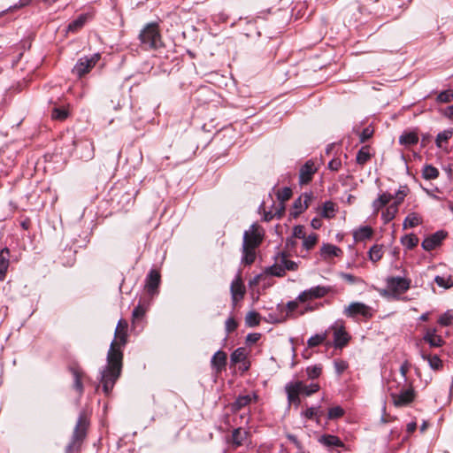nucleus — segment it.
<instances>
[{"label": "nucleus", "instance_id": "nucleus-8", "mask_svg": "<svg viewBox=\"0 0 453 453\" xmlns=\"http://www.w3.org/2000/svg\"><path fill=\"white\" fill-rule=\"evenodd\" d=\"M329 330L333 331L334 345L336 349H342L346 346L349 340L350 335L347 333L343 320H336L330 327Z\"/></svg>", "mask_w": 453, "mask_h": 453}, {"label": "nucleus", "instance_id": "nucleus-55", "mask_svg": "<svg viewBox=\"0 0 453 453\" xmlns=\"http://www.w3.org/2000/svg\"><path fill=\"white\" fill-rule=\"evenodd\" d=\"M293 208L295 209V211H294V216L296 217L297 215H299L302 211H304V207H303V202H302V196H300L299 198H297L294 203H293Z\"/></svg>", "mask_w": 453, "mask_h": 453}, {"label": "nucleus", "instance_id": "nucleus-38", "mask_svg": "<svg viewBox=\"0 0 453 453\" xmlns=\"http://www.w3.org/2000/svg\"><path fill=\"white\" fill-rule=\"evenodd\" d=\"M421 223V219L417 213H410L403 221V228L414 227Z\"/></svg>", "mask_w": 453, "mask_h": 453}, {"label": "nucleus", "instance_id": "nucleus-31", "mask_svg": "<svg viewBox=\"0 0 453 453\" xmlns=\"http://www.w3.org/2000/svg\"><path fill=\"white\" fill-rule=\"evenodd\" d=\"M226 356L224 351H218L211 359L212 366L217 370L220 371L226 365Z\"/></svg>", "mask_w": 453, "mask_h": 453}, {"label": "nucleus", "instance_id": "nucleus-25", "mask_svg": "<svg viewBox=\"0 0 453 453\" xmlns=\"http://www.w3.org/2000/svg\"><path fill=\"white\" fill-rule=\"evenodd\" d=\"M418 142V134L415 131L404 132L399 137V143L404 146L417 144Z\"/></svg>", "mask_w": 453, "mask_h": 453}, {"label": "nucleus", "instance_id": "nucleus-40", "mask_svg": "<svg viewBox=\"0 0 453 453\" xmlns=\"http://www.w3.org/2000/svg\"><path fill=\"white\" fill-rule=\"evenodd\" d=\"M439 171L437 168L433 166L432 165H426L424 166L422 171V176L426 180H434L438 177Z\"/></svg>", "mask_w": 453, "mask_h": 453}, {"label": "nucleus", "instance_id": "nucleus-30", "mask_svg": "<svg viewBox=\"0 0 453 453\" xmlns=\"http://www.w3.org/2000/svg\"><path fill=\"white\" fill-rule=\"evenodd\" d=\"M278 261L282 265L286 271H296L298 268L296 262L288 259L285 253H280L277 256Z\"/></svg>", "mask_w": 453, "mask_h": 453}, {"label": "nucleus", "instance_id": "nucleus-23", "mask_svg": "<svg viewBox=\"0 0 453 453\" xmlns=\"http://www.w3.org/2000/svg\"><path fill=\"white\" fill-rule=\"evenodd\" d=\"M9 250L7 248L3 249L0 251V280H3L5 278L8 267H9Z\"/></svg>", "mask_w": 453, "mask_h": 453}, {"label": "nucleus", "instance_id": "nucleus-32", "mask_svg": "<svg viewBox=\"0 0 453 453\" xmlns=\"http://www.w3.org/2000/svg\"><path fill=\"white\" fill-rule=\"evenodd\" d=\"M327 338V331H325L321 334H316L311 336L307 341V345L309 348H314L320 344H322Z\"/></svg>", "mask_w": 453, "mask_h": 453}, {"label": "nucleus", "instance_id": "nucleus-52", "mask_svg": "<svg viewBox=\"0 0 453 453\" xmlns=\"http://www.w3.org/2000/svg\"><path fill=\"white\" fill-rule=\"evenodd\" d=\"M453 100V91L452 90H445L441 92L437 96V101L439 103H449Z\"/></svg>", "mask_w": 453, "mask_h": 453}, {"label": "nucleus", "instance_id": "nucleus-53", "mask_svg": "<svg viewBox=\"0 0 453 453\" xmlns=\"http://www.w3.org/2000/svg\"><path fill=\"white\" fill-rule=\"evenodd\" d=\"M266 280H268V278L265 273L264 272L263 273L257 274L254 278H252L250 280V286L256 287L259 285L262 281H265Z\"/></svg>", "mask_w": 453, "mask_h": 453}, {"label": "nucleus", "instance_id": "nucleus-24", "mask_svg": "<svg viewBox=\"0 0 453 453\" xmlns=\"http://www.w3.org/2000/svg\"><path fill=\"white\" fill-rule=\"evenodd\" d=\"M320 254L324 258L339 257L342 254V250L334 244L326 243L321 247Z\"/></svg>", "mask_w": 453, "mask_h": 453}, {"label": "nucleus", "instance_id": "nucleus-3", "mask_svg": "<svg viewBox=\"0 0 453 453\" xmlns=\"http://www.w3.org/2000/svg\"><path fill=\"white\" fill-rule=\"evenodd\" d=\"M289 404H295L298 407L301 403L300 395L310 396L319 390L318 383L306 384L303 381L296 380L288 383L285 387Z\"/></svg>", "mask_w": 453, "mask_h": 453}, {"label": "nucleus", "instance_id": "nucleus-21", "mask_svg": "<svg viewBox=\"0 0 453 453\" xmlns=\"http://www.w3.org/2000/svg\"><path fill=\"white\" fill-rule=\"evenodd\" d=\"M373 230L369 226H360L353 232V238L356 242H364L372 238Z\"/></svg>", "mask_w": 453, "mask_h": 453}, {"label": "nucleus", "instance_id": "nucleus-54", "mask_svg": "<svg viewBox=\"0 0 453 453\" xmlns=\"http://www.w3.org/2000/svg\"><path fill=\"white\" fill-rule=\"evenodd\" d=\"M340 276L342 280L349 282V284H356V283L361 282V280L359 278H357L350 273H341Z\"/></svg>", "mask_w": 453, "mask_h": 453}, {"label": "nucleus", "instance_id": "nucleus-44", "mask_svg": "<svg viewBox=\"0 0 453 453\" xmlns=\"http://www.w3.org/2000/svg\"><path fill=\"white\" fill-rule=\"evenodd\" d=\"M334 204L331 201H326L323 204L321 216L326 219L333 218L334 216Z\"/></svg>", "mask_w": 453, "mask_h": 453}, {"label": "nucleus", "instance_id": "nucleus-41", "mask_svg": "<svg viewBox=\"0 0 453 453\" xmlns=\"http://www.w3.org/2000/svg\"><path fill=\"white\" fill-rule=\"evenodd\" d=\"M434 281L436 282V284L439 287H441L444 289H448V288H450L451 287H453V280L450 276L437 275L434 278Z\"/></svg>", "mask_w": 453, "mask_h": 453}, {"label": "nucleus", "instance_id": "nucleus-51", "mask_svg": "<svg viewBox=\"0 0 453 453\" xmlns=\"http://www.w3.org/2000/svg\"><path fill=\"white\" fill-rule=\"evenodd\" d=\"M68 112L65 109L54 108L51 117L53 119L64 120L67 118Z\"/></svg>", "mask_w": 453, "mask_h": 453}, {"label": "nucleus", "instance_id": "nucleus-9", "mask_svg": "<svg viewBox=\"0 0 453 453\" xmlns=\"http://www.w3.org/2000/svg\"><path fill=\"white\" fill-rule=\"evenodd\" d=\"M230 292L232 296L233 306L236 307L238 303L243 299L246 294V288L243 283L240 271L231 282Z\"/></svg>", "mask_w": 453, "mask_h": 453}, {"label": "nucleus", "instance_id": "nucleus-15", "mask_svg": "<svg viewBox=\"0 0 453 453\" xmlns=\"http://www.w3.org/2000/svg\"><path fill=\"white\" fill-rule=\"evenodd\" d=\"M247 441L248 432L242 427H238L233 431L231 440L228 439V449L230 448L236 449L246 444Z\"/></svg>", "mask_w": 453, "mask_h": 453}, {"label": "nucleus", "instance_id": "nucleus-20", "mask_svg": "<svg viewBox=\"0 0 453 453\" xmlns=\"http://www.w3.org/2000/svg\"><path fill=\"white\" fill-rule=\"evenodd\" d=\"M394 198V195L384 192L379 196L377 199L372 202V209L374 213H378L380 210L385 207Z\"/></svg>", "mask_w": 453, "mask_h": 453}, {"label": "nucleus", "instance_id": "nucleus-11", "mask_svg": "<svg viewBox=\"0 0 453 453\" xmlns=\"http://www.w3.org/2000/svg\"><path fill=\"white\" fill-rule=\"evenodd\" d=\"M343 313L349 318H356L358 315L365 319L372 317V308L359 302H353L349 306L345 307Z\"/></svg>", "mask_w": 453, "mask_h": 453}, {"label": "nucleus", "instance_id": "nucleus-42", "mask_svg": "<svg viewBox=\"0 0 453 453\" xmlns=\"http://www.w3.org/2000/svg\"><path fill=\"white\" fill-rule=\"evenodd\" d=\"M438 323L442 326H449L453 325V311L448 310L441 314L438 319Z\"/></svg>", "mask_w": 453, "mask_h": 453}, {"label": "nucleus", "instance_id": "nucleus-6", "mask_svg": "<svg viewBox=\"0 0 453 453\" xmlns=\"http://www.w3.org/2000/svg\"><path fill=\"white\" fill-rule=\"evenodd\" d=\"M249 354L250 350L245 347H240L231 354V368L234 369V373L242 375L250 369Z\"/></svg>", "mask_w": 453, "mask_h": 453}, {"label": "nucleus", "instance_id": "nucleus-58", "mask_svg": "<svg viewBox=\"0 0 453 453\" xmlns=\"http://www.w3.org/2000/svg\"><path fill=\"white\" fill-rule=\"evenodd\" d=\"M261 337V334H258V333H251V334H249L247 336H246V342L248 344H254L256 343Z\"/></svg>", "mask_w": 453, "mask_h": 453}, {"label": "nucleus", "instance_id": "nucleus-61", "mask_svg": "<svg viewBox=\"0 0 453 453\" xmlns=\"http://www.w3.org/2000/svg\"><path fill=\"white\" fill-rule=\"evenodd\" d=\"M144 314V310L142 307L141 306H137L136 308H134V310L133 311V317L135 318V319H138L140 317H142Z\"/></svg>", "mask_w": 453, "mask_h": 453}, {"label": "nucleus", "instance_id": "nucleus-63", "mask_svg": "<svg viewBox=\"0 0 453 453\" xmlns=\"http://www.w3.org/2000/svg\"><path fill=\"white\" fill-rule=\"evenodd\" d=\"M238 323L232 318H228V333L237 328Z\"/></svg>", "mask_w": 453, "mask_h": 453}, {"label": "nucleus", "instance_id": "nucleus-46", "mask_svg": "<svg viewBox=\"0 0 453 453\" xmlns=\"http://www.w3.org/2000/svg\"><path fill=\"white\" fill-rule=\"evenodd\" d=\"M345 411L341 406H334L328 410V419H336L344 415Z\"/></svg>", "mask_w": 453, "mask_h": 453}, {"label": "nucleus", "instance_id": "nucleus-19", "mask_svg": "<svg viewBox=\"0 0 453 453\" xmlns=\"http://www.w3.org/2000/svg\"><path fill=\"white\" fill-rule=\"evenodd\" d=\"M444 236L445 235L443 232H436L431 236H428L426 239H424V241L421 243V246L426 251L433 250L441 243Z\"/></svg>", "mask_w": 453, "mask_h": 453}, {"label": "nucleus", "instance_id": "nucleus-16", "mask_svg": "<svg viewBox=\"0 0 453 453\" xmlns=\"http://www.w3.org/2000/svg\"><path fill=\"white\" fill-rule=\"evenodd\" d=\"M317 170L315 163L312 160H308L300 169L299 183L302 185L309 183Z\"/></svg>", "mask_w": 453, "mask_h": 453}, {"label": "nucleus", "instance_id": "nucleus-28", "mask_svg": "<svg viewBox=\"0 0 453 453\" xmlns=\"http://www.w3.org/2000/svg\"><path fill=\"white\" fill-rule=\"evenodd\" d=\"M88 19V14L80 15L76 19H74L68 25L67 30L69 32H73V33L77 32L85 25Z\"/></svg>", "mask_w": 453, "mask_h": 453}, {"label": "nucleus", "instance_id": "nucleus-36", "mask_svg": "<svg viewBox=\"0 0 453 453\" xmlns=\"http://www.w3.org/2000/svg\"><path fill=\"white\" fill-rule=\"evenodd\" d=\"M398 212V208H395V205H388L385 211L381 213V219L385 224L390 222L395 219V215Z\"/></svg>", "mask_w": 453, "mask_h": 453}, {"label": "nucleus", "instance_id": "nucleus-14", "mask_svg": "<svg viewBox=\"0 0 453 453\" xmlns=\"http://www.w3.org/2000/svg\"><path fill=\"white\" fill-rule=\"evenodd\" d=\"M391 397L396 407L408 405L414 399V391L411 388L402 390L400 393H392Z\"/></svg>", "mask_w": 453, "mask_h": 453}, {"label": "nucleus", "instance_id": "nucleus-17", "mask_svg": "<svg viewBox=\"0 0 453 453\" xmlns=\"http://www.w3.org/2000/svg\"><path fill=\"white\" fill-rule=\"evenodd\" d=\"M160 284V273L157 270H151L146 279V290L150 295L157 293V288Z\"/></svg>", "mask_w": 453, "mask_h": 453}, {"label": "nucleus", "instance_id": "nucleus-57", "mask_svg": "<svg viewBox=\"0 0 453 453\" xmlns=\"http://www.w3.org/2000/svg\"><path fill=\"white\" fill-rule=\"evenodd\" d=\"M293 234L296 238L303 239L305 236L304 227L303 226H296L293 229Z\"/></svg>", "mask_w": 453, "mask_h": 453}, {"label": "nucleus", "instance_id": "nucleus-4", "mask_svg": "<svg viewBox=\"0 0 453 453\" xmlns=\"http://www.w3.org/2000/svg\"><path fill=\"white\" fill-rule=\"evenodd\" d=\"M139 39L145 50H157L163 46L158 25L155 22L149 23L140 33Z\"/></svg>", "mask_w": 453, "mask_h": 453}, {"label": "nucleus", "instance_id": "nucleus-39", "mask_svg": "<svg viewBox=\"0 0 453 453\" xmlns=\"http://www.w3.org/2000/svg\"><path fill=\"white\" fill-rule=\"evenodd\" d=\"M368 255L371 261L378 262L383 256L382 246L377 244L373 245L369 250Z\"/></svg>", "mask_w": 453, "mask_h": 453}, {"label": "nucleus", "instance_id": "nucleus-35", "mask_svg": "<svg viewBox=\"0 0 453 453\" xmlns=\"http://www.w3.org/2000/svg\"><path fill=\"white\" fill-rule=\"evenodd\" d=\"M401 243L408 250H412L418 243V238L413 234H405L401 238Z\"/></svg>", "mask_w": 453, "mask_h": 453}, {"label": "nucleus", "instance_id": "nucleus-60", "mask_svg": "<svg viewBox=\"0 0 453 453\" xmlns=\"http://www.w3.org/2000/svg\"><path fill=\"white\" fill-rule=\"evenodd\" d=\"M409 368H410V364L407 361L403 363L402 365L400 366V372L404 380H406V375L409 371Z\"/></svg>", "mask_w": 453, "mask_h": 453}, {"label": "nucleus", "instance_id": "nucleus-12", "mask_svg": "<svg viewBox=\"0 0 453 453\" xmlns=\"http://www.w3.org/2000/svg\"><path fill=\"white\" fill-rule=\"evenodd\" d=\"M331 290L330 287L316 286L303 291L297 296L296 300L302 303L311 299L321 298L326 296Z\"/></svg>", "mask_w": 453, "mask_h": 453}, {"label": "nucleus", "instance_id": "nucleus-33", "mask_svg": "<svg viewBox=\"0 0 453 453\" xmlns=\"http://www.w3.org/2000/svg\"><path fill=\"white\" fill-rule=\"evenodd\" d=\"M261 316L255 311H250L245 316V324L249 327H254L260 324Z\"/></svg>", "mask_w": 453, "mask_h": 453}, {"label": "nucleus", "instance_id": "nucleus-48", "mask_svg": "<svg viewBox=\"0 0 453 453\" xmlns=\"http://www.w3.org/2000/svg\"><path fill=\"white\" fill-rule=\"evenodd\" d=\"M334 369H335V372L338 375H341V374H342L348 369L349 364L345 360L335 359L334 361Z\"/></svg>", "mask_w": 453, "mask_h": 453}, {"label": "nucleus", "instance_id": "nucleus-2", "mask_svg": "<svg viewBox=\"0 0 453 453\" xmlns=\"http://www.w3.org/2000/svg\"><path fill=\"white\" fill-rule=\"evenodd\" d=\"M122 361L123 354L108 351L107 365L101 374V384L103 391L106 395L111 393L116 381L121 374Z\"/></svg>", "mask_w": 453, "mask_h": 453}, {"label": "nucleus", "instance_id": "nucleus-56", "mask_svg": "<svg viewBox=\"0 0 453 453\" xmlns=\"http://www.w3.org/2000/svg\"><path fill=\"white\" fill-rule=\"evenodd\" d=\"M372 134H373V130H372V129H371L369 127H365V128L362 131V133H361V134H360V137H359L360 142H366L369 138H371V137H372Z\"/></svg>", "mask_w": 453, "mask_h": 453}, {"label": "nucleus", "instance_id": "nucleus-27", "mask_svg": "<svg viewBox=\"0 0 453 453\" xmlns=\"http://www.w3.org/2000/svg\"><path fill=\"white\" fill-rule=\"evenodd\" d=\"M265 273L267 277L269 275L282 277L285 275V268H283L282 265L278 261V257H276L275 263L273 265L266 267Z\"/></svg>", "mask_w": 453, "mask_h": 453}, {"label": "nucleus", "instance_id": "nucleus-62", "mask_svg": "<svg viewBox=\"0 0 453 453\" xmlns=\"http://www.w3.org/2000/svg\"><path fill=\"white\" fill-rule=\"evenodd\" d=\"M303 197L304 198V201L303 203L304 210H306L309 207V203L312 199L311 194L305 193L303 195Z\"/></svg>", "mask_w": 453, "mask_h": 453}, {"label": "nucleus", "instance_id": "nucleus-10", "mask_svg": "<svg viewBox=\"0 0 453 453\" xmlns=\"http://www.w3.org/2000/svg\"><path fill=\"white\" fill-rule=\"evenodd\" d=\"M99 59V54H94L90 58H81L73 68V73L78 77H82L90 72V70L96 65Z\"/></svg>", "mask_w": 453, "mask_h": 453}, {"label": "nucleus", "instance_id": "nucleus-43", "mask_svg": "<svg viewBox=\"0 0 453 453\" xmlns=\"http://www.w3.org/2000/svg\"><path fill=\"white\" fill-rule=\"evenodd\" d=\"M422 357L428 361L430 367L433 370H439L442 367V362L438 356H426L422 355Z\"/></svg>", "mask_w": 453, "mask_h": 453}, {"label": "nucleus", "instance_id": "nucleus-29", "mask_svg": "<svg viewBox=\"0 0 453 453\" xmlns=\"http://www.w3.org/2000/svg\"><path fill=\"white\" fill-rule=\"evenodd\" d=\"M71 372L74 378L73 387L78 391L79 395H81L83 392V384L81 381L83 372L80 368H71Z\"/></svg>", "mask_w": 453, "mask_h": 453}, {"label": "nucleus", "instance_id": "nucleus-50", "mask_svg": "<svg viewBox=\"0 0 453 453\" xmlns=\"http://www.w3.org/2000/svg\"><path fill=\"white\" fill-rule=\"evenodd\" d=\"M452 131L451 130H444L437 134L436 137V145L441 148V142L448 141L452 136Z\"/></svg>", "mask_w": 453, "mask_h": 453}, {"label": "nucleus", "instance_id": "nucleus-47", "mask_svg": "<svg viewBox=\"0 0 453 453\" xmlns=\"http://www.w3.org/2000/svg\"><path fill=\"white\" fill-rule=\"evenodd\" d=\"M322 372V366L320 365H315L308 366L306 368V374L311 379H316L320 376Z\"/></svg>", "mask_w": 453, "mask_h": 453}, {"label": "nucleus", "instance_id": "nucleus-5", "mask_svg": "<svg viewBox=\"0 0 453 453\" xmlns=\"http://www.w3.org/2000/svg\"><path fill=\"white\" fill-rule=\"evenodd\" d=\"M88 426V420L87 415L81 413L74 427L72 441L66 448V453H73V451L80 449L82 441L86 437Z\"/></svg>", "mask_w": 453, "mask_h": 453}, {"label": "nucleus", "instance_id": "nucleus-49", "mask_svg": "<svg viewBox=\"0 0 453 453\" xmlns=\"http://www.w3.org/2000/svg\"><path fill=\"white\" fill-rule=\"evenodd\" d=\"M303 247L306 250H311L317 243L318 236L316 234H311L308 236L305 235L304 238H303Z\"/></svg>", "mask_w": 453, "mask_h": 453}, {"label": "nucleus", "instance_id": "nucleus-7", "mask_svg": "<svg viewBox=\"0 0 453 453\" xmlns=\"http://www.w3.org/2000/svg\"><path fill=\"white\" fill-rule=\"evenodd\" d=\"M127 321L123 319H119L115 329L114 340L111 343L109 351L123 354L122 348L127 342Z\"/></svg>", "mask_w": 453, "mask_h": 453}, {"label": "nucleus", "instance_id": "nucleus-34", "mask_svg": "<svg viewBox=\"0 0 453 453\" xmlns=\"http://www.w3.org/2000/svg\"><path fill=\"white\" fill-rule=\"evenodd\" d=\"M370 147L363 146L357 154V163L358 165H364L366 162H368L371 158Z\"/></svg>", "mask_w": 453, "mask_h": 453}, {"label": "nucleus", "instance_id": "nucleus-13", "mask_svg": "<svg viewBox=\"0 0 453 453\" xmlns=\"http://www.w3.org/2000/svg\"><path fill=\"white\" fill-rule=\"evenodd\" d=\"M387 287L394 294H403L410 288L411 280L402 277H389L387 279Z\"/></svg>", "mask_w": 453, "mask_h": 453}, {"label": "nucleus", "instance_id": "nucleus-22", "mask_svg": "<svg viewBox=\"0 0 453 453\" xmlns=\"http://www.w3.org/2000/svg\"><path fill=\"white\" fill-rule=\"evenodd\" d=\"M276 195L278 200L280 202V209L279 211L276 212V214L278 215V218H280L285 209L283 203L291 197L292 190L291 188L286 187L283 188L282 189L278 190Z\"/></svg>", "mask_w": 453, "mask_h": 453}, {"label": "nucleus", "instance_id": "nucleus-1", "mask_svg": "<svg viewBox=\"0 0 453 453\" xmlns=\"http://www.w3.org/2000/svg\"><path fill=\"white\" fill-rule=\"evenodd\" d=\"M265 238V229L257 223H253L245 230L242 244V264L252 265L257 257V249L262 244Z\"/></svg>", "mask_w": 453, "mask_h": 453}, {"label": "nucleus", "instance_id": "nucleus-45", "mask_svg": "<svg viewBox=\"0 0 453 453\" xmlns=\"http://www.w3.org/2000/svg\"><path fill=\"white\" fill-rule=\"evenodd\" d=\"M302 415L307 419L315 418L317 423L319 422V407H309L302 412Z\"/></svg>", "mask_w": 453, "mask_h": 453}, {"label": "nucleus", "instance_id": "nucleus-37", "mask_svg": "<svg viewBox=\"0 0 453 453\" xmlns=\"http://www.w3.org/2000/svg\"><path fill=\"white\" fill-rule=\"evenodd\" d=\"M251 402V397L250 395H239L237 399L232 404V410L236 411L242 409V407L248 405Z\"/></svg>", "mask_w": 453, "mask_h": 453}, {"label": "nucleus", "instance_id": "nucleus-64", "mask_svg": "<svg viewBox=\"0 0 453 453\" xmlns=\"http://www.w3.org/2000/svg\"><path fill=\"white\" fill-rule=\"evenodd\" d=\"M443 114L449 119H453V105L446 107L443 111Z\"/></svg>", "mask_w": 453, "mask_h": 453}, {"label": "nucleus", "instance_id": "nucleus-18", "mask_svg": "<svg viewBox=\"0 0 453 453\" xmlns=\"http://www.w3.org/2000/svg\"><path fill=\"white\" fill-rule=\"evenodd\" d=\"M423 340L432 348L441 347L445 343L441 336L437 334L436 328L426 329Z\"/></svg>", "mask_w": 453, "mask_h": 453}, {"label": "nucleus", "instance_id": "nucleus-26", "mask_svg": "<svg viewBox=\"0 0 453 453\" xmlns=\"http://www.w3.org/2000/svg\"><path fill=\"white\" fill-rule=\"evenodd\" d=\"M319 442L326 447H343L344 443L342 441L332 434H324L319 438Z\"/></svg>", "mask_w": 453, "mask_h": 453}, {"label": "nucleus", "instance_id": "nucleus-59", "mask_svg": "<svg viewBox=\"0 0 453 453\" xmlns=\"http://www.w3.org/2000/svg\"><path fill=\"white\" fill-rule=\"evenodd\" d=\"M342 166V162L340 159L338 158H333L329 163H328V168L331 170V171H338Z\"/></svg>", "mask_w": 453, "mask_h": 453}]
</instances>
